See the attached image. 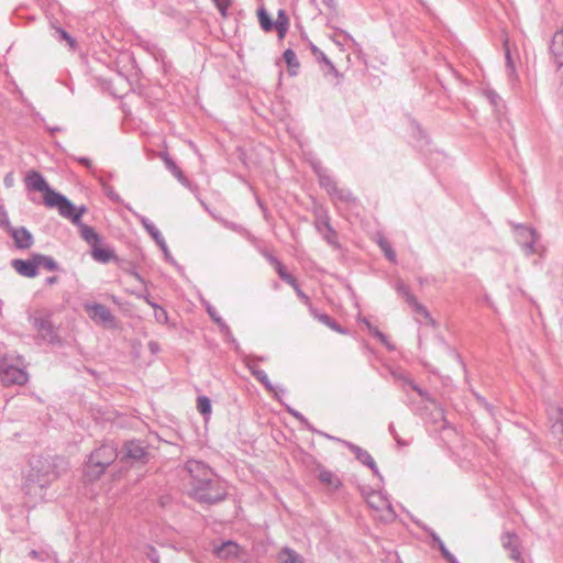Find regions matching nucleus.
I'll use <instances>...</instances> for the list:
<instances>
[{"instance_id":"f257e3e1","label":"nucleus","mask_w":563,"mask_h":563,"mask_svg":"<svg viewBox=\"0 0 563 563\" xmlns=\"http://www.w3.org/2000/svg\"><path fill=\"white\" fill-rule=\"evenodd\" d=\"M27 189L40 191L43 195L44 205L47 208L56 209L65 219L77 223L80 216L86 212V207H75L65 196L53 190L45 178L37 172H29L25 177Z\"/></svg>"},{"instance_id":"f03ea898","label":"nucleus","mask_w":563,"mask_h":563,"mask_svg":"<svg viewBox=\"0 0 563 563\" xmlns=\"http://www.w3.org/2000/svg\"><path fill=\"white\" fill-rule=\"evenodd\" d=\"M117 457L118 449L114 444H101L89 454L84 466L85 477L90 482L99 479Z\"/></svg>"},{"instance_id":"7ed1b4c3","label":"nucleus","mask_w":563,"mask_h":563,"mask_svg":"<svg viewBox=\"0 0 563 563\" xmlns=\"http://www.w3.org/2000/svg\"><path fill=\"white\" fill-rule=\"evenodd\" d=\"M191 496L200 504L216 505L228 497V486L214 474L208 479L200 481Z\"/></svg>"},{"instance_id":"20e7f679","label":"nucleus","mask_w":563,"mask_h":563,"mask_svg":"<svg viewBox=\"0 0 563 563\" xmlns=\"http://www.w3.org/2000/svg\"><path fill=\"white\" fill-rule=\"evenodd\" d=\"M26 474L31 477L45 481L47 485H51L59 475L56 460L42 455L31 457Z\"/></svg>"},{"instance_id":"39448f33","label":"nucleus","mask_w":563,"mask_h":563,"mask_svg":"<svg viewBox=\"0 0 563 563\" xmlns=\"http://www.w3.org/2000/svg\"><path fill=\"white\" fill-rule=\"evenodd\" d=\"M30 322L36 330L37 335L42 341L55 346L63 345V340L58 333V328H56L52 321L51 312L33 316L30 318Z\"/></svg>"},{"instance_id":"423d86ee","label":"nucleus","mask_w":563,"mask_h":563,"mask_svg":"<svg viewBox=\"0 0 563 563\" xmlns=\"http://www.w3.org/2000/svg\"><path fill=\"white\" fill-rule=\"evenodd\" d=\"M48 486L45 481L31 477L25 473L22 482V490L27 498L25 504L30 508H34L37 504L44 501Z\"/></svg>"},{"instance_id":"0eeeda50","label":"nucleus","mask_w":563,"mask_h":563,"mask_svg":"<svg viewBox=\"0 0 563 563\" xmlns=\"http://www.w3.org/2000/svg\"><path fill=\"white\" fill-rule=\"evenodd\" d=\"M0 380L5 386H23L29 380V374L24 368L8 364L5 361H2L0 364Z\"/></svg>"},{"instance_id":"6e6552de","label":"nucleus","mask_w":563,"mask_h":563,"mask_svg":"<svg viewBox=\"0 0 563 563\" xmlns=\"http://www.w3.org/2000/svg\"><path fill=\"white\" fill-rule=\"evenodd\" d=\"M85 310L89 313L91 320L100 322L110 329L118 327L115 317L104 305L99 302L86 303Z\"/></svg>"},{"instance_id":"1a4fd4ad","label":"nucleus","mask_w":563,"mask_h":563,"mask_svg":"<svg viewBox=\"0 0 563 563\" xmlns=\"http://www.w3.org/2000/svg\"><path fill=\"white\" fill-rule=\"evenodd\" d=\"M185 468L190 477L191 494L199 486L200 481L208 479L214 475L213 471L201 461L190 460L186 463Z\"/></svg>"},{"instance_id":"9d476101","label":"nucleus","mask_w":563,"mask_h":563,"mask_svg":"<svg viewBox=\"0 0 563 563\" xmlns=\"http://www.w3.org/2000/svg\"><path fill=\"white\" fill-rule=\"evenodd\" d=\"M341 442L354 454L355 459L360 463L371 468L374 476H376L379 481H383V475L380 474L374 459L368 451L346 440H342Z\"/></svg>"},{"instance_id":"9b49d317","label":"nucleus","mask_w":563,"mask_h":563,"mask_svg":"<svg viewBox=\"0 0 563 563\" xmlns=\"http://www.w3.org/2000/svg\"><path fill=\"white\" fill-rule=\"evenodd\" d=\"M124 449V460L132 462H143L145 463L147 460V449L143 445V442L140 440H130L126 441L123 445Z\"/></svg>"},{"instance_id":"f8f14e48","label":"nucleus","mask_w":563,"mask_h":563,"mask_svg":"<svg viewBox=\"0 0 563 563\" xmlns=\"http://www.w3.org/2000/svg\"><path fill=\"white\" fill-rule=\"evenodd\" d=\"M12 267L22 276L33 278L38 274L40 262H37L36 254L26 260H13Z\"/></svg>"},{"instance_id":"ddd939ff","label":"nucleus","mask_w":563,"mask_h":563,"mask_svg":"<svg viewBox=\"0 0 563 563\" xmlns=\"http://www.w3.org/2000/svg\"><path fill=\"white\" fill-rule=\"evenodd\" d=\"M503 547L509 551V556L516 562H521L520 541L516 532H505L501 534Z\"/></svg>"},{"instance_id":"4468645a","label":"nucleus","mask_w":563,"mask_h":563,"mask_svg":"<svg viewBox=\"0 0 563 563\" xmlns=\"http://www.w3.org/2000/svg\"><path fill=\"white\" fill-rule=\"evenodd\" d=\"M309 312H310V314L314 319H317L319 322H321L325 327L330 328L334 332L340 333V334H347L349 333V330L346 328H344L341 324H339L332 317H330L325 312H321L316 307H310V311Z\"/></svg>"},{"instance_id":"2eb2a0df","label":"nucleus","mask_w":563,"mask_h":563,"mask_svg":"<svg viewBox=\"0 0 563 563\" xmlns=\"http://www.w3.org/2000/svg\"><path fill=\"white\" fill-rule=\"evenodd\" d=\"M550 56L558 68L563 66V29L556 31L552 37Z\"/></svg>"},{"instance_id":"dca6fc26","label":"nucleus","mask_w":563,"mask_h":563,"mask_svg":"<svg viewBox=\"0 0 563 563\" xmlns=\"http://www.w3.org/2000/svg\"><path fill=\"white\" fill-rule=\"evenodd\" d=\"M264 257L274 266L276 273L282 280L291 279V274L286 269V266L268 249H262Z\"/></svg>"},{"instance_id":"f3484780","label":"nucleus","mask_w":563,"mask_h":563,"mask_svg":"<svg viewBox=\"0 0 563 563\" xmlns=\"http://www.w3.org/2000/svg\"><path fill=\"white\" fill-rule=\"evenodd\" d=\"M551 431L556 438L560 450L563 453V409L556 408L555 417L552 418Z\"/></svg>"},{"instance_id":"a211bd4d","label":"nucleus","mask_w":563,"mask_h":563,"mask_svg":"<svg viewBox=\"0 0 563 563\" xmlns=\"http://www.w3.org/2000/svg\"><path fill=\"white\" fill-rule=\"evenodd\" d=\"M240 547L236 542L232 540H228L221 543V545L217 547L214 552L217 556L221 559L235 558L239 554Z\"/></svg>"},{"instance_id":"6ab92c4d","label":"nucleus","mask_w":563,"mask_h":563,"mask_svg":"<svg viewBox=\"0 0 563 563\" xmlns=\"http://www.w3.org/2000/svg\"><path fill=\"white\" fill-rule=\"evenodd\" d=\"M79 218H81V216ZM76 224L79 227L80 236L87 244L96 246L99 243V236L93 228L81 224L80 219H78Z\"/></svg>"},{"instance_id":"aec40b11","label":"nucleus","mask_w":563,"mask_h":563,"mask_svg":"<svg viewBox=\"0 0 563 563\" xmlns=\"http://www.w3.org/2000/svg\"><path fill=\"white\" fill-rule=\"evenodd\" d=\"M207 312L209 314V317L211 318V320L213 322H216L219 327H220V330L222 332L225 333V335H228L232 343H234L236 346H238V342L232 336V333H231V330L229 328V325L223 321V319L217 313L216 309L211 306H208L207 307Z\"/></svg>"},{"instance_id":"412c9836","label":"nucleus","mask_w":563,"mask_h":563,"mask_svg":"<svg viewBox=\"0 0 563 563\" xmlns=\"http://www.w3.org/2000/svg\"><path fill=\"white\" fill-rule=\"evenodd\" d=\"M16 246H30L33 243L32 234L24 228H16L12 231Z\"/></svg>"},{"instance_id":"4be33fe9","label":"nucleus","mask_w":563,"mask_h":563,"mask_svg":"<svg viewBox=\"0 0 563 563\" xmlns=\"http://www.w3.org/2000/svg\"><path fill=\"white\" fill-rule=\"evenodd\" d=\"M516 234L520 239L519 240L520 243L534 244V243L539 242L537 234L532 229H529L526 227H517Z\"/></svg>"},{"instance_id":"5701e85b","label":"nucleus","mask_w":563,"mask_h":563,"mask_svg":"<svg viewBox=\"0 0 563 563\" xmlns=\"http://www.w3.org/2000/svg\"><path fill=\"white\" fill-rule=\"evenodd\" d=\"M91 257L99 263L106 264L110 260L114 261L115 253L113 249H91Z\"/></svg>"},{"instance_id":"b1692460","label":"nucleus","mask_w":563,"mask_h":563,"mask_svg":"<svg viewBox=\"0 0 563 563\" xmlns=\"http://www.w3.org/2000/svg\"><path fill=\"white\" fill-rule=\"evenodd\" d=\"M409 306L411 307L415 313L423 317L432 327H435L437 322L431 317L428 308L424 305L420 303L417 298L413 301H411Z\"/></svg>"},{"instance_id":"393cba45","label":"nucleus","mask_w":563,"mask_h":563,"mask_svg":"<svg viewBox=\"0 0 563 563\" xmlns=\"http://www.w3.org/2000/svg\"><path fill=\"white\" fill-rule=\"evenodd\" d=\"M274 25L278 32L279 38H284L289 27V19L284 10L278 11V15Z\"/></svg>"},{"instance_id":"a878e982","label":"nucleus","mask_w":563,"mask_h":563,"mask_svg":"<svg viewBox=\"0 0 563 563\" xmlns=\"http://www.w3.org/2000/svg\"><path fill=\"white\" fill-rule=\"evenodd\" d=\"M284 282L287 283L288 285H290L294 288L296 295L301 300V302L307 306L309 311H310V307H314L312 305L309 296H307L302 291V289L300 288V285L298 284L297 279L292 275H291V279H287V280H284Z\"/></svg>"},{"instance_id":"bb28decb","label":"nucleus","mask_w":563,"mask_h":563,"mask_svg":"<svg viewBox=\"0 0 563 563\" xmlns=\"http://www.w3.org/2000/svg\"><path fill=\"white\" fill-rule=\"evenodd\" d=\"M197 409L207 420L212 411V404L208 396L201 395L197 398Z\"/></svg>"},{"instance_id":"cd10ccee","label":"nucleus","mask_w":563,"mask_h":563,"mask_svg":"<svg viewBox=\"0 0 563 563\" xmlns=\"http://www.w3.org/2000/svg\"><path fill=\"white\" fill-rule=\"evenodd\" d=\"M253 376L265 387L267 391H274L276 398L279 399V393L275 390L274 385L269 380L264 369L261 368L260 371H253Z\"/></svg>"},{"instance_id":"c85d7f7f","label":"nucleus","mask_w":563,"mask_h":563,"mask_svg":"<svg viewBox=\"0 0 563 563\" xmlns=\"http://www.w3.org/2000/svg\"><path fill=\"white\" fill-rule=\"evenodd\" d=\"M368 331L371 334L380 341L382 344L386 346L388 351H395V345L388 340L387 335L383 333L378 328L373 324H368Z\"/></svg>"},{"instance_id":"c756f323","label":"nucleus","mask_w":563,"mask_h":563,"mask_svg":"<svg viewBox=\"0 0 563 563\" xmlns=\"http://www.w3.org/2000/svg\"><path fill=\"white\" fill-rule=\"evenodd\" d=\"M36 258H37V262H40V266H43L45 269H47L49 272H55V271L60 269L57 262L48 255L36 254Z\"/></svg>"},{"instance_id":"7c9ffc66","label":"nucleus","mask_w":563,"mask_h":563,"mask_svg":"<svg viewBox=\"0 0 563 563\" xmlns=\"http://www.w3.org/2000/svg\"><path fill=\"white\" fill-rule=\"evenodd\" d=\"M284 59L288 66L289 71L295 75L300 66L295 52L291 49H286L284 53Z\"/></svg>"},{"instance_id":"2f4dec72","label":"nucleus","mask_w":563,"mask_h":563,"mask_svg":"<svg viewBox=\"0 0 563 563\" xmlns=\"http://www.w3.org/2000/svg\"><path fill=\"white\" fill-rule=\"evenodd\" d=\"M318 477L321 483L333 485L334 487H338L341 484L340 479L331 471L323 467L320 470Z\"/></svg>"},{"instance_id":"473e14b6","label":"nucleus","mask_w":563,"mask_h":563,"mask_svg":"<svg viewBox=\"0 0 563 563\" xmlns=\"http://www.w3.org/2000/svg\"><path fill=\"white\" fill-rule=\"evenodd\" d=\"M150 306L154 309L155 320L161 324L167 323V321H168L167 311L156 302H150Z\"/></svg>"},{"instance_id":"72a5a7b5","label":"nucleus","mask_w":563,"mask_h":563,"mask_svg":"<svg viewBox=\"0 0 563 563\" xmlns=\"http://www.w3.org/2000/svg\"><path fill=\"white\" fill-rule=\"evenodd\" d=\"M258 22L262 29L266 32H269L273 29V22L264 8H261L257 11Z\"/></svg>"},{"instance_id":"f704fd0d","label":"nucleus","mask_w":563,"mask_h":563,"mask_svg":"<svg viewBox=\"0 0 563 563\" xmlns=\"http://www.w3.org/2000/svg\"><path fill=\"white\" fill-rule=\"evenodd\" d=\"M286 411L291 415L294 418H296L305 428H307L309 431L316 432V429L310 424L308 419L298 410L287 407Z\"/></svg>"},{"instance_id":"c9c22d12","label":"nucleus","mask_w":563,"mask_h":563,"mask_svg":"<svg viewBox=\"0 0 563 563\" xmlns=\"http://www.w3.org/2000/svg\"><path fill=\"white\" fill-rule=\"evenodd\" d=\"M396 290L397 292L404 297L406 302L409 305L411 301H413L417 297L410 291L409 287L404 284L402 282H398L396 284Z\"/></svg>"},{"instance_id":"e433bc0d","label":"nucleus","mask_w":563,"mask_h":563,"mask_svg":"<svg viewBox=\"0 0 563 563\" xmlns=\"http://www.w3.org/2000/svg\"><path fill=\"white\" fill-rule=\"evenodd\" d=\"M283 552L286 555V559L283 561V563H305L302 556L295 550L285 547Z\"/></svg>"},{"instance_id":"4c0bfd02","label":"nucleus","mask_w":563,"mask_h":563,"mask_svg":"<svg viewBox=\"0 0 563 563\" xmlns=\"http://www.w3.org/2000/svg\"><path fill=\"white\" fill-rule=\"evenodd\" d=\"M136 261H139L136 257H133V258H130V260L120 257L118 255H115V257H114V262L117 263L118 267L121 268L122 271L126 272V273L130 269H132V266L134 265V263Z\"/></svg>"},{"instance_id":"58836bf2","label":"nucleus","mask_w":563,"mask_h":563,"mask_svg":"<svg viewBox=\"0 0 563 563\" xmlns=\"http://www.w3.org/2000/svg\"><path fill=\"white\" fill-rule=\"evenodd\" d=\"M162 253H163V256L165 258V261H167L169 264H172L176 269L177 272L180 274V275H184L185 273V269L181 265H179L175 258L172 256L170 252H169V249H161Z\"/></svg>"},{"instance_id":"ea45409f","label":"nucleus","mask_w":563,"mask_h":563,"mask_svg":"<svg viewBox=\"0 0 563 563\" xmlns=\"http://www.w3.org/2000/svg\"><path fill=\"white\" fill-rule=\"evenodd\" d=\"M388 431H389V433L391 434V437L394 438V440L396 441V443H397V445L399 448H404V446H408L409 445V442L402 440L399 437L398 432L396 431L395 424L393 422L389 423Z\"/></svg>"},{"instance_id":"a19ab883","label":"nucleus","mask_w":563,"mask_h":563,"mask_svg":"<svg viewBox=\"0 0 563 563\" xmlns=\"http://www.w3.org/2000/svg\"><path fill=\"white\" fill-rule=\"evenodd\" d=\"M421 528L430 536V538L433 541V544H435L438 549L441 548V544H444V542L441 540L439 534L433 529H431L428 526H422Z\"/></svg>"},{"instance_id":"79ce46f5","label":"nucleus","mask_w":563,"mask_h":563,"mask_svg":"<svg viewBox=\"0 0 563 563\" xmlns=\"http://www.w3.org/2000/svg\"><path fill=\"white\" fill-rule=\"evenodd\" d=\"M442 556L449 562V563H460L457 559L448 550L445 544H441V548L439 549Z\"/></svg>"},{"instance_id":"37998d69","label":"nucleus","mask_w":563,"mask_h":563,"mask_svg":"<svg viewBox=\"0 0 563 563\" xmlns=\"http://www.w3.org/2000/svg\"><path fill=\"white\" fill-rule=\"evenodd\" d=\"M472 394L474 395V397L478 401V404L481 406H483L485 409H487L489 411L493 409V406L481 394H478L476 390L473 389Z\"/></svg>"},{"instance_id":"c03bdc74","label":"nucleus","mask_w":563,"mask_h":563,"mask_svg":"<svg viewBox=\"0 0 563 563\" xmlns=\"http://www.w3.org/2000/svg\"><path fill=\"white\" fill-rule=\"evenodd\" d=\"M137 266H139V261H136L134 263V265L132 266V269H130L128 272V274H130L131 276H133L137 282H140L141 284L145 285L146 282L144 280V278L139 274L137 272Z\"/></svg>"},{"instance_id":"a18cd8bd","label":"nucleus","mask_w":563,"mask_h":563,"mask_svg":"<svg viewBox=\"0 0 563 563\" xmlns=\"http://www.w3.org/2000/svg\"><path fill=\"white\" fill-rule=\"evenodd\" d=\"M132 294L139 298V299H143L147 305H150V302H154L152 299H151V295L150 292L145 289L144 291H132Z\"/></svg>"},{"instance_id":"49530a36","label":"nucleus","mask_w":563,"mask_h":563,"mask_svg":"<svg viewBox=\"0 0 563 563\" xmlns=\"http://www.w3.org/2000/svg\"><path fill=\"white\" fill-rule=\"evenodd\" d=\"M449 350H450L451 355L454 357V360H456V362L461 364L463 371L466 373L467 372L466 364L463 362L461 354L454 349L449 347Z\"/></svg>"},{"instance_id":"de8ad7c7","label":"nucleus","mask_w":563,"mask_h":563,"mask_svg":"<svg viewBox=\"0 0 563 563\" xmlns=\"http://www.w3.org/2000/svg\"><path fill=\"white\" fill-rule=\"evenodd\" d=\"M57 32L59 33L60 37L69 44L71 48L75 47V40L66 31L58 29Z\"/></svg>"},{"instance_id":"09e8293b","label":"nucleus","mask_w":563,"mask_h":563,"mask_svg":"<svg viewBox=\"0 0 563 563\" xmlns=\"http://www.w3.org/2000/svg\"><path fill=\"white\" fill-rule=\"evenodd\" d=\"M383 252H384V255L385 257L391 262V263H396V250L395 249H382Z\"/></svg>"},{"instance_id":"8fccbe9b","label":"nucleus","mask_w":563,"mask_h":563,"mask_svg":"<svg viewBox=\"0 0 563 563\" xmlns=\"http://www.w3.org/2000/svg\"><path fill=\"white\" fill-rule=\"evenodd\" d=\"M377 497L380 499L382 505H374L371 503L372 507L379 509V508L386 506L388 509H391V504L387 499L383 498L379 494L377 495Z\"/></svg>"},{"instance_id":"3c124183","label":"nucleus","mask_w":563,"mask_h":563,"mask_svg":"<svg viewBox=\"0 0 563 563\" xmlns=\"http://www.w3.org/2000/svg\"><path fill=\"white\" fill-rule=\"evenodd\" d=\"M214 2L222 13H224L230 4V0H214Z\"/></svg>"},{"instance_id":"603ef678","label":"nucleus","mask_w":563,"mask_h":563,"mask_svg":"<svg viewBox=\"0 0 563 563\" xmlns=\"http://www.w3.org/2000/svg\"><path fill=\"white\" fill-rule=\"evenodd\" d=\"M148 350L153 353V354H156L159 352L161 350V346H159V343L156 342V341H150L148 344Z\"/></svg>"},{"instance_id":"864d4df0","label":"nucleus","mask_w":563,"mask_h":563,"mask_svg":"<svg viewBox=\"0 0 563 563\" xmlns=\"http://www.w3.org/2000/svg\"><path fill=\"white\" fill-rule=\"evenodd\" d=\"M165 162L168 165V167L174 172L175 175H177V176L180 175V170L170 159L166 158Z\"/></svg>"},{"instance_id":"5fc2aeb1","label":"nucleus","mask_w":563,"mask_h":563,"mask_svg":"<svg viewBox=\"0 0 563 563\" xmlns=\"http://www.w3.org/2000/svg\"><path fill=\"white\" fill-rule=\"evenodd\" d=\"M362 347L364 350V352L368 355H375V350L366 342H363L362 343Z\"/></svg>"},{"instance_id":"6e6d98bb","label":"nucleus","mask_w":563,"mask_h":563,"mask_svg":"<svg viewBox=\"0 0 563 563\" xmlns=\"http://www.w3.org/2000/svg\"><path fill=\"white\" fill-rule=\"evenodd\" d=\"M408 384L410 385V387L416 390L420 396H424L426 395V391L420 388L418 385H416L412 380H408Z\"/></svg>"},{"instance_id":"4d7b16f0","label":"nucleus","mask_w":563,"mask_h":563,"mask_svg":"<svg viewBox=\"0 0 563 563\" xmlns=\"http://www.w3.org/2000/svg\"><path fill=\"white\" fill-rule=\"evenodd\" d=\"M56 283H58V277L57 276H48L45 278V285L46 286H52V285H55Z\"/></svg>"},{"instance_id":"13d9d810","label":"nucleus","mask_w":563,"mask_h":563,"mask_svg":"<svg viewBox=\"0 0 563 563\" xmlns=\"http://www.w3.org/2000/svg\"><path fill=\"white\" fill-rule=\"evenodd\" d=\"M246 367L247 369L251 372V374L253 375V371H260L261 368L252 361H247L246 362Z\"/></svg>"},{"instance_id":"bf43d9fd","label":"nucleus","mask_w":563,"mask_h":563,"mask_svg":"<svg viewBox=\"0 0 563 563\" xmlns=\"http://www.w3.org/2000/svg\"><path fill=\"white\" fill-rule=\"evenodd\" d=\"M152 554H150V559L152 563H159V556L154 548L151 547Z\"/></svg>"},{"instance_id":"052dcab7","label":"nucleus","mask_w":563,"mask_h":563,"mask_svg":"<svg viewBox=\"0 0 563 563\" xmlns=\"http://www.w3.org/2000/svg\"><path fill=\"white\" fill-rule=\"evenodd\" d=\"M419 283H420L421 285H423V284H428V283H430V280H429V278H428V277H426V278H420V279H419Z\"/></svg>"},{"instance_id":"680f3d73","label":"nucleus","mask_w":563,"mask_h":563,"mask_svg":"<svg viewBox=\"0 0 563 563\" xmlns=\"http://www.w3.org/2000/svg\"><path fill=\"white\" fill-rule=\"evenodd\" d=\"M30 555H31V556H33V558H37V556L40 555V553H38V551H36V550H32V551L30 552Z\"/></svg>"},{"instance_id":"e2e57ef3","label":"nucleus","mask_w":563,"mask_h":563,"mask_svg":"<svg viewBox=\"0 0 563 563\" xmlns=\"http://www.w3.org/2000/svg\"><path fill=\"white\" fill-rule=\"evenodd\" d=\"M363 323L366 325V328L368 329V324H372L368 319L364 318L363 319Z\"/></svg>"},{"instance_id":"0e129e2a","label":"nucleus","mask_w":563,"mask_h":563,"mask_svg":"<svg viewBox=\"0 0 563 563\" xmlns=\"http://www.w3.org/2000/svg\"><path fill=\"white\" fill-rule=\"evenodd\" d=\"M154 239H155V242H156L157 244H162V243H163V241H161V240L158 239V236H157V235H154Z\"/></svg>"},{"instance_id":"69168bd1","label":"nucleus","mask_w":563,"mask_h":563,"mask_svg":"<svg viewBox=\"0 0 563 563\" xmlns=\"http://www.w3.org/2000/svg\"><path fill=\"white\" fill-rule=\"evenodd\" d=\"M528 250H529V253H528V254H534V253H536V251H537V249H534V247H531V249H528Z\"/></svg>"}]
</instances>
